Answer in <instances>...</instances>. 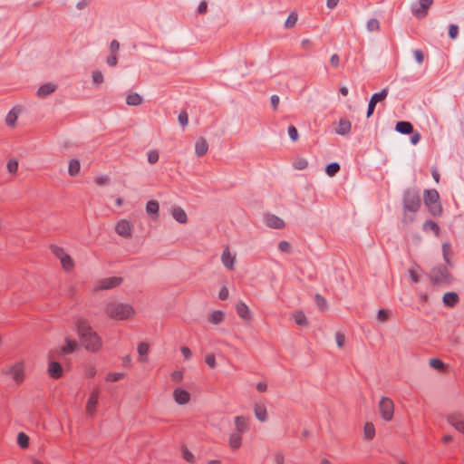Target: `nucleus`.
Masks as SVG:
<instances>
[{
  "mask_svg": "<svg viewBox=\"0 0 464 464\" xmlns=\"http://www.w3.org/2000/svg\"><path fill=\"white\" fill-rule=\"evenodd\" d=\"M75 325L78 336L84 348L90 352H98L102 348V341L88 321L84 318H79L75 322Z\"/></svg>",
  "mask_w": 464,
  "mask_h": 464,
  "instance_id": "obj_1",
  "label": "nucleus"
},
{
  "mask_svg": "<svg viewBox=\"0 0 464 464\" xmlns=\"http://www.w3.org/2000/svg\"><path fill=\"white\" fill-rule=\"evenodd\" d=\"M105 314L111 319L123 321L132 317L135 311L129 304L113 301L107 304Z\"/></svg>",
  "mask_w": 464,
  "mask_h": 464,
  "instance_id": "obj_2",
  "label": "nucleus"
},
{
  "mask_svg": "<svg viewBox=\"0 0 464 464\" xmlns=\"http://www.w3.org/2000/svg\"><path fill=\"white\" fill-rule=\"evenodd\" d=\"M403 211L404 215L407 214V212L416 213L420 206H421V199L420 193L415 188H408L403 193ZM407 217L404 216V220L406 221Z\"/></svg>",
  "mask_w": 464,
  "mask_h": 464,
  "instance_id": "obj_3",
  "label": "nucleus"
},
{
  "mask_svg": "<svg viewBox=\"0 0 464 464\" xmlns=\"http://www.w3.org/2000/svg\"><path fill=\"white\" fill-rule=\"evenodd\" d=\"M429 276L430 280L435 285H450L453 281V276L448 267L442 265L433 267Z\"/></svg>",
  "mask_w": 464,
  "mask_h": 464,
  "instance_id": "obj_4",
  "label": "nucleus"
},
{
  "mask_svg": "<svg viewBox=\"0 0 464 464\" xmlns=\"http://www.w3.org/2000/svg\"><path fill=\"white\" fill-rule=\"evenodd\" d=\"M424 203L429 208L430 212L433 215H439L442 211L441 205L439 201L440 195L436 189H425L423 196Z\"/></svg>",
  "mask_w": 464,
  "mask_h": 464,
  "instance_id": "obj_5",
  "label": "nucleus"
},
{
  "mask_svg": "<svg viewBox=\"0 0 464 464\" xmlns=\"http://www.w3.org/2000/svg\"><path fill=\"white\" fill-rule=\"evenodd\" d=\"M379 411L384 420H392L394 414V403L392 400L388 397H382L379 402Z\"/></svg>",
  "mask_w": 464,
  "mask_h": 464,
  "instance_id": "obj_6",
  "label": "nucleus"
},
{
  "mask_svg": "<svg viewBox=\"0 0 464 464\" xmlns=\"http://www.w3.org/2000/svg\"><path fill=\"white\" fill-rule=\"evenodd\" d=\"M432 4L433 0H418L417 4L411 5V13L416 18L423 19L427 16Z\"/></svg>",
  "mask_w": 464,
  "mask_h": 464,
  "instance_id": "obj_7",
  "label": "nucleus"
},
{
  "mask_svg": "<svg viewBox=\"0 0 464 464\" xmlns=\"http://www.w3.org/2000/svg\"><path fill=\"white\" fill-rule=\"evenodd\" d=\"M8 374L16 384H21L24 380V363L23 362H18L14 364L9 369Z\"/></svg>",
  "mask_w": 464,
  "mask_h": 464,
  "instance_id": "obj_8",
  "label": "nucleus"
},
{
  "mask_svg": "<svg viewBox=\"0 0 464 464\" xmlns=\"http://www.w3.org/2000/svg\"><path fill=\"white\" fill-rule=\"evenodd\" d=\"M122 277L121 276H112L106 277L99 281L98 285L96 286L97 290H107L114 288L120 285L122 283Z\"/></svg>",
  "mask_w": 464,
  "mask_h": 464,
  "instance_id": "obj_9",
  "label": "nucleus"
},
{
  "mask_svg": "<svg viewBox=\"0 0 464 464\" xmlns=\"http://www.w3.org/2000/svg\"><path fill=\"white\" fill-rule=\"evenodd\" d=\"M265 221L266 226L271 228L282 229L285 227V221L274 214L266 215Z\"/></svg>",
  "mask_w": 464,
  "mask_h": 464,
  "instance_id": "obj_10",
  "label": "nucleus"
},
{
  "mask_svg": "<svg viewBox=\"0 0 464 464\" xmlns=\"http://www.w3.org/2000/svg\"><path fill=\"white\" fill-rule=\"evenodd\" d=\"M132 226L126 219L120 220L115 227L116 233L124 237H130L131 236Z\"/></svg>",
  "mask_w": 464,
  "mask_h": 464,
  "instance_id": "obj_11",
  "label": "nucleus"
},
{
  "mask_svg": "<svg viewBox=\"0 0 464 464\" xmlns=\"http://www.w3.org/2000/svg\"><path fill=\"white\" fill-rule=\"evenodd\" d=\"M99 395H100V391H99L98 388L95 389L90 394V397H89L87 404H86V411H87L88 414H90V415H93L94 414V412L96 411V407L98 405Z\"/></svg>",
  "mask_w": 464,
  "mask_h": 464,
  "instance_id": "obj_12",
  "label": "nucleus"
},
{
  "mask_svg": "<svg viewBox=\"0 0 464 464\" xmlns=\"http://www.w3.org/2000/svg\"><path fill=\"white\" fill-rule=\"evenodd\" d=\"M173 397L178 404L183 405L190 401V394L186 390L176 388L173 392Z\"/></svg>",
  "mask_w": 464,
  "mask_h": 464,
  "instance_id": "obj_13",
  "label": "nucleus"
},
{
  "mask_svg": "<svg viewBox=\"0 0 464 464\" xmlns=\"http://www.w3.org/2000/svg\"><path fill=\"white\" fill-rule=\"evenodd\" d=\"M48 373L53 379H60L63 376V370L60 362L52 361L48 364Z\"/></svg>",
  "mask_w": 464,
  "mask_h": 464,
  "instance_id": "obj_14",
  "label": "nucleus"
},
{
  "mask_svg": "<svg viewBox=\"0 0 464 464\" xmlns=\"http://www.w3.org/2000/svg\"><path fill=\"white\" fill-rule=\"evenodd\" d=\"M352 129L351 121L346 118H342L338 121V125L335 129V132L339 135H347L350 133Z\"/></svg>",
  "mask_w": 464,
  "mask_h": 464,
  "instance_id": "obj_15",
  "label": "nucleus"
},
{
  "mask_svg": "<svg viewBox=\"0 0 464 464\" xmlns=\"http://www.w3.org/2000/svg\"><path fill=\"white\" fill-rule=\"evenodd\" d=\"M448 420L456 430L464 433V417L462 415L451 414L448 417Z\"/></svg>",
  "mask_w": 464,
  "mask_h": 464,
  "instance_id": "obj_16",
  "label": "nucleus"
},
{
  "mask_svg": "<svg viewBox=\"0 0 464 464\" xmlns=\"http://www.w3.org/2000/svg\"><path fill=\"white\" fill-rule=\"evenodd\" d=\"M208 150V144L205 138L200 137L195 144V152L198 157H202L207 154Z\"/></svg>",
  "mask_w": 464,
  "mask_h": 464,
  "instance_id": "obj_17",
  "label": "nucleus"
},
{
  "mask_svg": "<svg viewBox=\"0 0 464 464\" xmlns=\"http://www.w3.org/2000/svg\"><path fill=\"white\" fill-rule=\"evenodd\" d=\"M459 301V295L455 292H448L443 295V303L446 306L454 307Z\"/></svg>",
  "mask_w": 464,
  "mask_h": 464,
  "instance_id": "obj_18",
  "label": "nucleus"
},
{
  "mask_svg": "<svg viewBox=\"0 0 464 464\" xmlns=\"http://www.w3.org/2000/svg\"><path fill=\"white\" fill-rule=\"evenodd\" d=\"M452 254H453V252H452L451 245L449 242L443 243L442 244L443 259H444L445 263L450 266H453V263L451 261Z\"/></svg>",
  "mask_w": 464,
  "mask_h": 464,
  "instance_id": "obj_19",
  "label": "nucleus"
},
{
  "mask_svg": "<svg viewBox=\"0 0 464 464\" xmlns=\"http://www.w3.org/2000/svg\"><path fill=\"white\" fill-rule=\"evenodd\" d=\"M173 218L180 224H186L188 222V217L186 212L179 207H176L171 211Z\"/></svg>",
  "mask_w": 464,
  "mask_h": 464,
  "instance_id": "obj_20",
  "label": "nucleus"
},
{
  "mask_svg": "<svg viewBox=\"0 0 464 464\" xmlns=\"http://www.w3.org/2000/svg\"><path fill=\"white\" fill-rule=\"evenodd\" d=\"M222 263L229 270L234 269L235 256H231L229 249L226 248L222 254Z\"/></svg>",
  "mask_w": 464,
  "mask_h": 464,
  "instance_id": "obj_21",
  "label": "nucleus"
},
{
  "mask_svg": "<svg viewBox=\"0 0 464 464\" xmlns=\"http://www.w3.org/2000/svg\"><path fill=\"white\" fill-rule=\"evenodd\" d=\"M395 130L402 134H411L413 132V126L410 121H398Z\"/></svg>",
  "mask_w": 464,
  "mask_h": 464,
  "instance_id": "obj_22",
  "label": "nucleus"
},
{
  "mask_svg": "<svg viewBox=\"0 0 464 464\" xmlns=\"http://www.w3.org/2000/svg\"><path fill=\"white\" fill-rule=\"evenodd\" d=\"M236 311L238 316L243 318L244 320L250 319V311L248 306L245 303L239 302L236 306Z\"/></svg>",
  "mask_w": 464,
  "mask_h": 464,
  "instance_id": "obj_23",
  "label": "nucleus"
},
{
  "mask_svg": "<svg viewBox=\"0 0 464 464\" xmlns=\"http://www.w3.org/2000/svg\"><path fill=\"white\" fill-rule=\"evenodd\" d=\"M160 205L156 200H150L146 205V211L150 216L153 217V219H157L159 216Z\"/></svg>",
  "mask_w": 464,
  "mask_h": 464,
  "instance_id": "obj_24",
  "label": "nucleus"
},
{
  "mask_svg": "<svg viewBox=\"0 0 464 464\" xmlns=\"http://www.w3.org/2000/svg\"><path fill=\"white\" fill-rule=\"evenodd\" d=\"M56 90V86L53 83H45L43 84L37 91V95L39 97H46L53 93Z\"/></svg>",
  "mask_w": 464,
  "mask_h": 464,
  "instance_id": "obj_25",
  "label": "nucleus"
},
{
  "mask_svg": "<svg viewBox=\"0 0 464 464\" xmlns=\"http://www.w3.org/2000/svg\"><path fill=\"white\" fill-rule=\"evenodd\" d=\"M235 426L238 433L245 432L248 430L247 420L243 416H237L235 418Z\"/></svg>",
  "mask_w": 464,
  "mask_h": 464,
  "instance_id": "obj_26",
  "label": "nucleus"
},
{
  "mask_svg": "<svg viewBox=\"0 0 464 464\" xmlns=\"http://www.w3.org/2000/svg\"><path fill=\"white\" fill-rule=\"evenodd\" d=\"M254 411H255V415L257 420H259L260 421L266 420L267 411H266V408L264 404H256Z\"/></svg>",
  "mask_w": 464,
  "mask_h": 464,
  "instance_id": "obj_27",
  "label": "nucleus"
},
{
  "mask_svg": "<svg viewBox=\"0 0 464 464\" xmlns=\"http://www.w3.org/2000/svg\"><path fill=\"white\" fill-rule=\"evenodd\" d=\"M81 163L78 160L72 159L69 162L68 173L71 177H75L80 173Z\"/></svg>",
  "mask_w": 464,
  "mask_h": 464,
  "instance_id": "obj_28",
  "label": "nucleus"
},
{
  "mask_svg": "<svg viewBox=\"0 0 464 464\" xmlns=\"http://www.w3.org/2000/svg\"><path fill=\"white\" fill-rule=\"evenodd\" d=\"M242 444V437L240 433H232L229 437V446L232 450H237Z\"/></svg>",
  "mask_w": 464,
  "mask_h": 464,
  "instance_id": "obj_29",
  "label": "nucleus"
},
{
  "mask_svg": "<svg viewBox=\"0 0 464 464\" xmlns=\"http://www.w3.org/2000/svg\"><path fill=\"white\" fill-rule=\"evenodd\" d=\"M126 103L130 106H138L142 103V97L136 92H131L127 95Z\"/></svg>",
  "mask_w": 464,
  "mask_h": 464,
  "instance_id": "obj_30",
  "label": "nucleus"
},
{
  "mask_svg": "<svg viewBox=\"0 0 464 464\" xmlns=\"http://www.w3.org/2000/svg\"><path fill=\"white\" fill-rule=\"evenodd\" d=\"M137 350H138V353H139L140 362H148V358L145 356L148 354L149 350H150L149 344L147 343L142 342L138 345Z\"/></svg>",
  "mask_w": 464,
  "mask_h": 464,
  "instance_id": "obj_31",
  "label": "nucleus"
},
{
  "mask_svg": "<svg viewBox=\"0 0 464 464\" xmlns=\"http://www.w3.org/2000/svg\"><path fill=\"white\" fill-rule=\"evenodd\" d=\"M65 342H66V344L64 346H63L61 349L62 353H73L78 346L76 341L66 339Z\"/></svg>",
  "mask_w": 464,
  "mask_h": 464,
  "instance_id": "obj_32",
  "label": "nucleus"
},
{
  "mask_svg": "<svg viewBox=\"0 0 464 464\" xmlns=\"http://www.w3.org/2000/svg\"><path fill=\"white\" fill-rule=\"evenodd\" d=\"M60 261L63 268L65 271H71L74 267V261L68 254L66 256H63L62 260Z\"/></svg>",
  "mask_w": 464,
  "mask_h": 464,
  "instance_id": "obj_33",
  "label": "nucleus"
},
{
  "mask_svg": "<svg viewBox=\"0 0 464 464\" xmlns=\"http://www.w3.org/2000/svg\"><path fill=\"white\" fill-rule=\"evenodd\" d=\"M315 304L320 311H326L328 309V303L326 299L320 294L314 295Z\"/></svg>",
  "mask_w": 464,
  "mask_h": 464,
  "instance_id": "obj_34",
  "label": "nucleus"
},
{
  "mask_svg": "<svg viewBox=\"0 0 464 464\" xmlns=\"http://www.w3.org/2000/svg\"><path fill=\"white\" fill-rule=\"evenodd\" d=\"M294 319L295 324L300 326H306L308 324L307 318L302 311H296L294 314Z\"/></svg>",
  "mask_w": 464,
  "mask_h": 464,
  "instance_id": "obj_35",
  "label": "nucleus"
},
{
  "mask_svg": "<svg viewBox=\"0 0 464 464\" xmlns=\"http://www.w3.org/2000/svg\"><path fill=\"white\" fill-rule=\"evenodd\" d=\"M423 230L425 231H433L436 236L440 234V227L439 225L432 221V220H427L423 224Z\"/></svg>",
  "mask_w": 464,
  "mask_h": 464,
  "instance_id": "obj_36",
  "label": "nucleus"
},
{
  "mask_svg": "<svg viewBox=\"0 0 464 464\" xmlns=\"http://www.w3.org/2000/svg\"><path fill=\"white\" fill-rule=\"evenodd\" d=\"M18 118V112L15 109H12L6 115L5 122L8 126L14 127Z\"/></svg>",
  "mask_w": 464,
  "mask_h": 464,
  "instance_id": "obj_37",
  "label": "nucleus"
},
{
  "mask_svg": "<svg viewBox=\"0 0 464 464\" xmlns=\"http://www.w3.org/2000/svg\"><path fill=\"white\" fill-rule=\"evenodd\" d=\"M375 436V428L372 422H367L364 425V437L367 440H372Z\"/></svg>",
  "mask_w": 464,
  "mask_h": 464,
  "instance_id": "obj_38",
  "label": "nucleus"
},
{
  "mask_svg": "<svg viewBox=\"0 0 464 464\" xmlns=\"http://www.w3.org/2000/svg\"><path fill=\"white\" fill-rule=\"evenodd\" d=\"M340 170V165L337 162H333L326 166L325 172L328 176L334 177Z\"/></svg>",
  "mask_w": 464,
  "mask_h": 464,
  "instance_id": "obj_39",
  "label": "nucleus"
},
{
  "mask_svg": "<svg viewBox=\"0 0 464 464\" xmlns=\"http://www.w3.org/2000/svg\"><path fill=\"white\" fill-rule=\"evenodd\" d=\"M17 443L22 449L28 448L29 437L25 433L20 432L17 436Z\"/></svg>",
  "mask_w": 464,
  "mask_h": 464,
  "instance_id": "obj_40",
  "label": "nucleus"
},
{
  "mask_svg": "<svg viewBox=\"0 0 464 464\" xmlns=\"http://www.w3.org/2000/svg\"><path fill=\"white\" fill-rule=\"evenodd\" d=\"M430 367H432L436 370H439V371H445V369H446L444 362L440 359H438V358H431L430 360Z\"/></svg>",
  "mask_w": 464,
  "mask_h": 464,
  "instance_id": "obj_41",
  "label": "nucleus"
},
{
  "mask_svg": "<svg viewBox=\"0 0 464 464\" xmlns=\"http://www.w3.org/2000/svg\"><path fill=\"white\" fill-rule=\"evenodd\" d=\"M50 249L52 251V253L57 257L59 258L60 260H62L63 256H66L67 254L65 253L64 249L63 247H60L58 246H55V245H51L50 246Z\"/></svg>",
  "mask_w": 464,
  "mask_h": 464,
  "instance_id": "obj_42",
  "label": "nucleus"
},
{
  "mask_svg": "<svg viewBox=\"0 0 464 464\" xmlns=\"http://www.w3.org/2000/svg\"><path fill=\"white\" fill-rule=\"evenodd\" d=\"M224 320V313L222 311H215L212 313L210 322L218 324Z\"/></svg>",
  "mask_w": 464,
  "mask_h": 464,
  "instance_id": "obj_43",
  "label": "nucleus"
},
{
  "mask_svg": "<svg viewBox=\"0 0 464 464\" xmlns=\"http://www.w3.org/2000/svg\"><path fill=\"white\" fill-rule=\"evenodd\" d=\"M296 22H297V14L295 13H291L288 15V17H287V19H286V21L285 23V26L286 28H292V27L295 26Z\"/></svg>",
  "mask_w": 464,
  "mask_h": 464,
  "instance_id": "obj_44",
  "label": "nucleus"
},
{
  "mask_svg": "<svg viewBox=\"0 0 464 464\" xmlns=\"http://www.w3.org/2000/svg\"><path fill=\"white\" fill-rule=\"evenodd\" d=\"M7 170L10 174H16L17 173V170H18V161L15 160H10L8 162H7Z\"/></svg>",
  "mask_w": 464,
  "mask_h": 464,
  "instance_id": "obj_45",
  "label": "nucleus"
},
{
  "mask_svg": "<svg viewBox=\"0 0 464 464\" xmlns=\"http://www.w3.org/2000/svg\"><path fill=\"white\" fill-rule=\"evenodd\" d=\"M391 312L388 309H381L378 312L377 319L381 322H386L390 319Z\"/></svg>",
  "mask_w": 464,
  "mask_h": 464,
  "instance_id": "obj_46",
  "label": "nucleus"
},
{
  "mask_svg": "<svg viewBox=\"0 0 464 464\" xmlns=\"http://www.w3.org/2000/svg\"><path fill=\"white\" fill-rule=\"evenodd\" d=\"M367 29L371 32L378 31L380 29V23L377 19L372 18L367 22Z\"/></svg>",
  "mask_w": 464,
  "mask_h": 464,
  "instance_id": "obj_47",
  "label": "nucleus"
},
{
  "mask_svg": "<svg viewBox=\"0 0 464 464\" xmlns=\"http://www.w3.org/2000/svg\"><path fill=\"white\" fill-rule=\"evenodd\" d=\"M92 82L97 85L103 82V75H102V72H100L98 70L92 72Z\"/></svg>",
  "mask_w": 464,
  "mask_h": 464,
  "instance_id": "obj_48",
  "label": "nucleus"
},
{
  "mask_svg": "<svg viewBox=\"0 0 464 464\" xmlns=\"http://www.w3.org/2000/svg\"><path fill=\"white\" fill-rule=\"evenodd\" d=\"M182 457L189 463L195 462V457L187 448L182 449Z\"/></svg>",
  "mask_w": 464,
  "mask_h": 464,
  "instance_id": "obj_49",
  "label": "nucleus"
},
{
  "mask_svg": "<svg viewBox=\"0 0 464 464\" xmlns=\"http://www.w3.org/2000/svg\"><path fill=\"white\" fill-rule=\"evenodd\" d=\"M307 166L308 162L305 159H298L294 162V167L299 170L306 169Z\"/></svg>",
  "mask_w": 464,
  "mask_h": 464,
  "instance_id": "obj_50",
  "label": "nucleus"
},
{
  "mask_svg": "<svg viewBox=\"0 0 464 464\" xmlns=\"http://www.w3.org/2000/svg\"><path fill=\"white\" fill-rule=\"evenodd\" d=\"M123 377V374L121 372H110L106 376V381L108 382H118Z\"/></svg>",
  "mask_w": 464,
  "mask_h": 464,
  "instance_id": "obj_51",
  "label": "nucleus"
},
{
  "mask_svg": "<svg viewBox=\"0 0 464 464\" xmlns=\"http://www.w3.org/2000/svg\"><path fill=\"white\" fill-rule=\"evenodd\" d=\"M159 160V152L156 150L148 152V161L150 164H155Z\"/></svg>",
  "mask_w": 464,
  "mask_h": 464,
  "instance_id": "obj_52",
  "label": "nucleus"
},
{
  "mask_svg": "<svg viewBox=\"0 0 464 464\" xmlns=\"http://www.w3.org/2000/svg\"><path fill=\"white\" fill-rule=\"evenodd\" d=\"M278 248L281 252H284V253H290L291 252V249H292V246H291V244L287 241H280L279 244H278Z\"/></svg>",
  "mask_w": 464,
  "mask_h": 464,
  "instance_id": "obj_53",
  "label": "nucleus"
},
{
  "mask_svg": "<svg viewBox=\"0 0 464 464\" xmlns=\"http://www.w3.org/2000/svg\"><path fill=\"white\" fill-rule=\"evenodd\" d=\"M178 120L181 126H183V127L187 126L188 123V116L187 111H182L179 113Z\"/></svg>",
  "mask_w": 464,
  "mask_h": 464,
  "instance_id": "obj_54",
  "label": "nucleus"
},
{
  "mask_svg": "<svg viewBox=\"0 0 464 464\" xmlns=\"http://www.w3.org/2000/svg\"><path fill=\"white\" fill-rule=\"evenodd\" d=\"M388 95V89L385 88L382 90L380 92L374 93L373 99L377 101V102L383 101Z\"/></svg>",
  "mask_w": 464,
  "mask_h": 464,
  "instance_id": "obj_55",
  "label": "nucleus"
},
{
  "mask_svg": "<svg viewBox=\"0 0 464 464\" xmlns=\"http://www.w3.org/2000/svg\"><path fill=\"white\" fill-rule=\"evenodd\" d=\"M288 134H289L290 139L293 141H296L298 140V137H299L298 131H297V129L294 125H290L288 127Z\"/></svg>",
  "mask_w": 464,
  "mask_h": 464,
  "instance_id": "obj_56",
  "label": "nucleus"
},
{
  "mask_svg": "<svg viewBox=\"0 0 464 464\" xmlns=\"http://www.w3.org/2000/svg\"><path fill=\"white\" fill-rule=\"evenodd\" d=\"M205 362L210 367V368H215L216 367V357L213 353H209L208 354L206 357H205Z\"/></svg>",
  "mask_w": 464,
  "mask_h": 464,
  "instance_id": "obj_57",
  "label": "nucleus"
},
{
  "mask_svg": "<svg viewBox=\"0 0 464 464\" xmlns=\"http://www.w3.org/2000/svg\"><path fill=\"white\" fill-rule=\"evenodd\" d=\"M459 34V27L456 24H450L449 27V35L451 39H455Z\"/></svg>",
  "mask_w": 464,
  "mask_h": 464,
  "instance_id": "obj_58",
  "label": "nucleus"
},
{
  "mask_svg": "<svg viewBox=\"0 0 464 464\" xmlns=\"http://www.w3.org/2000/svg\"><path fill=\"white\" fill-rule=\"evenodd\" d=\"M335 339H336V343L337 345L341 348L344 345V343H345V335L341 333V332H337L336 334H335Z\"/></svg>",
  "mask_w": 464,
  "mask_h": 464,
  "instance_id": "obj_59",
  "label": "nucleus"
},
{
  "mask_svg": "<svg viewBox=\"0 0 464 464\" xmlns=\"http://www.w3.org/2000/svg\"><path fill=\"white\" fill-rule=\"evenodd\" d=\"M413 54H414V57L416 59V61L418 62V63H422L423 61H424V54H423V52L421 50H414L413 51Z\"/></svg>",
  "mask_w": 464,
  "mask_h": 464,
  "instance_id": "obj_60",
  "label": "nucleus"
},
{
  "mask_svg": "<svg viewBox=\"0 0 464 464\" xmlns=\"http://www.w3.org/2000/svg\"><path fill=\"white\" fill-rule=\"evenodd\" d=\"M183 373L180 371H175L171 373V380L175 382H179L182 381Z\"/></svg>",
  "mask_w": 464,
  "mask_h": 464,
  "instance_id": "obj_61",
  "label": "nucleus"
},
{
  "mask_svg": "<svg viewBox=\"0 0 464 464\" xmlns=\"http://www.w3.org/2000/svg\"><path fill=\"white\" fill-rule=\"evenodd\" d=\"M111 53H116L120 50V43L117 40H112L110 44Z\"/></svg>",
  "mask_w": 464,
  "mask_h": 464,
  "instance_id": "obj_62",
  "label": "nucleus"
},
{
  "mask_svg": "<svg viewBox=\"0 0 464 464\" xmlns=\"http://www.w3.org/2000/svg\"><path fill=\"white\" fill-rule=\"evenodd\" d=\"M118 63V58L116 53H111V55L107 58V64L109 66H115Z\"/></svg>",
  "mask_w": 464,
  "mask_h": 464,
  "instance_id": "obj_63",
  "label": "nucleus"
},
{
  "mask_svg": "<svg viewBox=\"0 0 464 464\" xmlns=\"http://www.w3.org/2000/svg\"><path fill=\"white\" fill-rule=\"evenodd\" d=\"M180 351H181V353H182V355L184 356V358H185L186 360H188V359H190V358H191V356H192V352H191V350H190L188 347H187V346H182V347L180 348Z\"/></svg>",
  "mask_w": 464,
  "mask_h": 464,
  "instance_id": "obj_64",
  "label": "nucleus"
}]
</instances>
